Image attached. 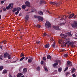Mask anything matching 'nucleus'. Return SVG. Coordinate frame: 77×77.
<instances>
[{"mask_svg":"<svg viewBox=\"0 0 77 77\" xmlns=\"http://www.w3.org/2000/svg\"><path fill=\"white\" fill-rule=\"evenodd\" d=\"M21 10V8L20 7H17V8H13V9L12 10V12H15V15H18V14H19V12H20V11Z\"/></svg>","mask_w":77,"mask_h":77,"instance_id":"f257e3e1","label":"nucleus"},{"mask_svg":"<svg viewBox=\"0 0 77 77\" xmlns=\"http://www.w3.org/2000/svg\"><path fill=\"white\" fill-rule=\"evenodd\" d=\"M45 26L47 28H51V25L50 23L48 21H46L45 24Z\"/></svg>","mask_w":77,"mask_h":77,"instance_id":"f03ea898","label":"nucleus"},{"mask_svg":"<svg viewBox=\"0 0 77 77\" xmlns=\"http://www.w3.org/2000/svg\"><path fill=\"white\" fill-rule=\"evenodd\" d=\"M72 26L73 28H77V22L75 21L72 24Z\"/></svg>","mask_w":77,"mask_h":77,"instance_id":"7ed1b4c3","label":"nucleus"},{"mask_svg":"<svg viewBox=\"0 0 77 77\" xmlns=\"http://www.w3.org/2000/svg\"><path fill=\"white\" fill-rule=\"evenodd\" d=\"M25 4L26 5V6H28L29 8H30V7H31V6H30V3L29 2L27 1L25 2Z\"/></svg>","mask_w":77,"mask_h":77,"instance_id":"20e7f679","label":"nucleus"},{"mask_svg":"<svg viewBox=\"0 0 77 77\" xmlns=\"http://www.w3.org/2000/svg\"><path fill=\"white\" fill-rule=\"evenodd\" d=\"M53 28L55 30H60L59 26H53Z\"/></svg>","mask_w":77,"mask_h":77,"instance_id":"39448f33","label":"nucleus"},{"mask_svg":"<svg viewBox=\"0 0 77 77\" xmlns=\"http://www.w3.org/2000/svg\"><path fill=\"white\" fill-rule=\"evenodd\" d=\"M50 4H51V5H52V6H53V5H57V3H56V2H50Z\"/></svg>","mask_w":77,"mask_h":77,"instance_id":"423d86ee","label":"nucleus"},{"mask_svg":"<svg viewBox=\"0 0 77 77\" xmlns=\"http://www.w3.org/2000/svg\"><path fill=\"white\" fill-rule=\"evenodd\" d=\"M65 18H64V16H61V18L60 19L61 20H64V21H65V19L67 18L66 17V16H64Z\"/></svg>","mask_w":77,"mask_h":77,"instance_id":"0eeeda50","label":"nucleus"},{"mask_svg":"<svg viewBox=\"0 0 77 77\" xmlns=\"http://www.w3.org/2000/svg\"><path fill=\"white\" fill-rule=\"evenodd\" d=\"M8 55H9V53H8V52H6L4 54V57L5 58L7 57V56H8Z\"/></svg>","mask_w":77,"mask_h":77,"instance_id":"6e6552de","label":"nucleus"},{"mask_svg":"<svg viewBox=\"0 0 77 77\" xmlns=\"http://www.w3.org/2000/svg\"><path fill=\"white\" fill-rule=\"evenodd\" d=\"M27 69L26 68H24L23 71V73H26L27 72Z\"/></svg>","mask_w":77,"mask_h":77,"instance_id":"1a4fd4ad","label":"nucleus"},{"mask_svg":"<svg viewBox=\"0 0 77 77\" xmlns=\"http://www.w3.org/2000/svg\"><path fill=\"white\" fill-rule=\"evenodd\" d=\"M38 21H39L40 20H41V21H43V20H44V18H43V17L39 16L38 17Z\"/></svg>","mask_w":77,"mask_h":77,"instance_id":"9d476101","label":"nucleus"},{"mask_svg":"<svg viewBox=\"0 0 77 77\" xmlns=\"http://www.w3.org/2000/svg\"><path fill=\"white\" fill-rule=\"evenodd\" d=\"M67 65H69L70 66H72V64H71V61H68L67 62Z\"/></svg>","mask_w":77,"mask_h":77,"instance_id":"9b49d317","label":"nucleus"},{"mask_svg":"<svg viewBox=\"0 0 77 77\" xmlns=\"http://www.w3.org/2000/svg\"><path fill=\"white\" fill-rule=\"evenodd\" d=\"M21 75H23V73H19L17 74V77H20Z\"/></svg>","mask_w":77,"mask_h":77,"instance_id":"f8f14e48","label":"nucleus"},{"mask_svg":"<svg viewBox=\"0 0 77 77\" xmlns=\"http://www.w3.org/2000/svg\"><path fill=\"white\" fill-rule=\"evenodd\" d=\"M42 3H44L45 4L46 3L45 2V1L42 0H41L40 1L39 4L40 5H42Z\"/></svg>","mask_w":77,"mask_h":77,"instance_id":"ddd939ff","label":"nucleus"},{"mask_svg":"<svg viewBox=\"0 0 77 77\" xmlns=\"http://www.w3.org/2000/svg\"><path fill=\"white\" fill-rule=\"evenodd\" d=\"M8 73V70L6 69H4L3 70L2 74H7Z\"/></svg>","mask_w":77,"mask_h":77,"instance_id":"4468645a","label":"nucleus"},{"mask_svg":"<svg viewBox=\"0 0 77 77\" xmlns=\"http://www.w3.org/2000/svg\"><path fill=\"white\" fill-rule=\"evenodd\" d=\"M60 36L63 37V36H64V38H66V37H67V35H65V34H63L61 33L60 35Z\"/></svg>","mask_w":77,"mask_h":77,"instance_id":"2eb2a0df","label":"nucleus"},{"mask_svg":"<svg viewBox=\"0 0 77 77\" xmlns=\"http://www.w3.org/2000/svg\"><path fill=\"white\" fill-rule=\"evenodd\" d=\"M29 16L28 15H26V17L25 18V19L27 21L29 19Z\"/></svg>","mask_w":77,"mask_h":77,"instance_id":"dca6fc26","label":"nucleus"},{"mask_svg":"<svg viewBox=\"0 0 77 77\" xmlns=\"http://www.w3.org/2000/svg\"><path fill=\"white\" fill-rule=\"evenodd\" d=\"M49 47H50V44H47L45 46V48H48Z\"/></svg>","mask_w":77,"mask_h":77,"instance_id":"f3484780","label":"nucleus"},{"mask_svg":"<svg viewBox=\"0 0 77 77\" xmlns=\"http://www.w3.org/2000/svg\"><path fill=\"white\" fill-rule=\"evenodd\" d=\"M11 4H10L8 6L6 7V8L8 10V9H9L11 8Z\"/></svg>","mask_w":77,"mask_h":77,"instance_id":"a211bd4d","label":"nucleus"},{"mask_svg":"<svg viewBox=\"0 0 77 77\" xmlns=\"http://www.w3.org/2000/svg\"><path fill=\"white\" fill-rule=\"evenodd\" d=\"M47 59H50V60H51V57L49 55H48L47 56Z\"/></svg>","mask_w":77,"mask_h":77,"instance_id":"6ab92c4d","label":"nucleus"},{"mask_svg":"<svg viewBox=\"0 0 77 77\" xmlns=\"http://www.w3.org/2000/svg\"><path fill=\"white\" fill-rule=\"evenodd\" d=\"M26 7H27V5H22L23 9H25L26 8Z\"/></svg>","mask_w":77,"mask_h":77,"instance_id":"aec40b11","label":"nucleus"},{"mask_svg":"<svg viewBox=\"0 0 77 77\" xmlns=\"http://www.w3.org/2000/svg\"><path fill=\"white\" fill-rule=\"evenodd\" d=\"M75 69L74 68H73L72 69V70L71 72V73L72 74V73L75 72Z\"/></svg>","mask_w":77,"mask_h":77,"instance_id":"412c9836","label":"nucleus"},{"mask_svg":"<svg viewBox=\"0 0 77 77\" xmlns=\"http://www.w3.org/2000/svg\"><path fill=\"white\" fill-rule=\"evenodd\" d=\"M56 44L55 43V42H54L53 44L52 45V47H53V48H55L56 47V45H55Z\"/></svg>","mask_w":77,"mask_h":77,"instance_id":"4be33fe9","label":"nucleus"},{"mask_svg":"<svg viewBox=\"0 0 77 77\" xmlns=\"http://www.w3.org/2000/svg\"><path fill=\"white\" fill-rule=\"evenodd\" d=\"M58 64H59V63L58 62H57V63L54 64H53V66H57V65H58Z\"/></svg>","mask_w":77,"mask_h":77,"instance_id":"5701e85b","label":"nucleus"},{"mask_svg":"<svg viewBox=\"0 0 77 77\" xmlns=\"http://www.w3.org/2000/svg\"><path fill=\"white\" fill-rule=\"evenodd\" d=\"M15 59H16V60L15 61H13L12 63H15V62H17V61H18V58H15Z\"/></svg>","mask_w":77,"mask_h":77,"instance_id":"b1692460","label":"nucleus"},{"mask_svg":"<svg viewBox=\"0 0 77 77\" xmlns=\"http://www.w3.org/2000/svg\"><path fill=\"white\" fill-rule=\"evenodd\" d=\"M67 34L69 36H72V34H71V32H69L67 33Z\"/></svg>","mask_w":77,"mask_h":77,"instance_id":"393cba45","label":"nucleus"},{"mask_svg":"<svg viewBox=\"0 0 77 77\" xmlns=\"http://www.w3.org/2000/svg\"><path fill=\"white\" fill-rule=\"evenodd\" d=\"M3 69V66H2L0 67V71H2Z\"/></svg>","mask_w":77,"mask_h":77,"instance_id":"a878e982","label":"nucleus"},{"mask_svg":"<svg viewBox=\"0 0 77 77\" xmlns=\"http://www.w3.org/2000/svg\"><path fill=\"white\" fill-rule=\"evenodd\" d=\"M0 59L1 60H3V55L0 56Z\"/></svg>","mask_w":77,"mask_h":77,"instance_id":"bb28decb","label":"nucleus"},{"mask_svg":"<svg viewBox=\"0 0 77 77\" xmlns=\"http://www.w3.org/2000/svg\"><path fill=\"white\" fill-rule=\"evenodd\" d=\"M58 72H61L62 71V68H59L58 69Z\"/></svg>","mask_w":77,"mask_h":77,"instance_id":"cd10ccee","label":"nucleus"},{"mask_svg":"<svg viewBox=\"0 0 77 77\" xmlns=\"http://www.w3.org/2000/svg\"><path fill=\"white\" fill-rule=\"evenodd\" d=\"M23 56H24V54L23 53H21L20 54V57H23Z\"/></svg>","mask_w":77,"mask_h":77,"instance_id":"c85d7f7f","label":"nucleus"},{"mask_svg":"<svg viewBox=\"0 0 77 77\" xmlns=\"http://www.w3.org/2000/svg\"><path fill=\"white\" fill-rule=\"evenodd\" d=\"M56 61L57 62H58V63H61V62H61V61L60 60H56Z\"/></svg>","mask_w":77,"mask_h":77,"instance_id":"c756f323","label":"nucleus"},{"mask_svg":"<svg viewBox=\"0 0 77 77\" xmlns=\"http://www.w3.org/2000/svg\"><path fill=\"white\" fill-rule=\"evenodd\" d=\"M32 12H35V11H36V10L35 9V8H32Z\"/></svg>","mask_w":77,"mask_h":77,"instance_id":"7c9ffc66","label":"nucleus"},{"mask_svg":"<svg viewBox=\"0 0 77 77\" xmlns=\"http://www.w3.org/2000/svg\"><path fill=\"white\" fill-rule=\"evenodd\" d=\"M25 58V57H22L20 60V61H21L22 60H23V59H24Z\"/></svg>","mask_w":77,"mask_h":77,"instance_id":"2f4dec72","label":"nucleus"},{"mask_svg":"<svg viewBox=\"0 0 77 77\" xmlns=\"http://www.w3.org/2000/svg\"><path fill=\"white\" fill-rule=\"evenodd\" d=\"M37 70L38 71H40V67H39V66H38L37 68Z\"/></svg>","mask_w":77,"mask_h":77,"instance_id":"473e14b6","label":"nucleus"},{"mask_svg":"<svg viewBox=\"0 0 77 77\" xmlns=\"http://www.w3.org/2000/svg\"><path fill=\"white\" fill-rule=\"evenodd\" d=\"M6 42V40H4L3 41H2L1 42H0L1 44H2V43H4V42Z\"/></svg>","mask_w":77,"mask_h":77,"instance_id":"72a5a7b5","label":"nucleus"},{"mask_svg":"<svg viewBox=\"0 0 77 77\" xmlns=\"http://www.w3.org/2000/svg\"><path fill=\"white\" fill-rule=\"evenodd\" d=\"M32 60L31 59H28V62L29 63H31V62H32Z\"/></svg>","mask_w":77,"mask_h":77,"instance_id":"f704fd0d","label":"nucleus"},{"mask_svg":"<svg viewBox=\"0 0 77 77\" xmlns=\"http://www.w3.org/2000/svg\"><path fill=\"white\" fill-rule=\"evenodd\" d=\"M66 44L67 45H68V46H69V43H68V42L65 43V45H66Z\"/></svg>","mask_w":77,"mask_h":77,"instance_id":"c9c22d12","label":"nucleus"},{"mask_svg":"<svg viewBox=\"0 0 77 77\" xmlns=\"http://www.w3.org/2000/svg\"><path fill=\"white\" fill-rule=\"evenodd\" d=\"M39 14L40 15H43V12L42 11H40L39 12Z\"/></svg>","mask_w":77,"mask_h":77,"instance_id":"e433bc0d","label":"nucleus"},{"mask_svg":"<svg viewBox=\"0 0 77 77\" xmlns=\"http://www.w3.org/2000/svg\"><path fill=\"white\" fill-rule=\"evenodd\" d=\"M63 25H65V23H62L59 24V26H63Z\"/></svg>","mask_w":77,"mask_h":77,"instance_id":"4c0bfd02","label":"nucleus"},{"mask_svg":"<svg viewBox=\"0 0 77 77\" xmlns=\"http://www.w3.org/2000/svg\"><path fill=\"white\" fill-rule=\"evenodd\" d=\"M8 58L9 59H11V55H9L8 56Z\"/></svg>","mask_w":77,"mask_h":77,"instance_id":"58836bf2","label":"nucleus"},{"mask_svg":"<svg viewBox=\"0 0 77 77\" xmlns=\"http://www.w3.org/2000/svg\"><path fill=\"white\" fill-rule=\"evenodd\" d=\"M57 70H56L54 71V73L55 74H56V73H57Z\"/></svg>","mask_w":77,"mask_h":77,"instance_id":"ea45409f","label":"nucleus"},{"mask_svg":"<svg viewBox=\"0 0 77 77\" xmlns=\"http://www.w3.org/2000/svg\"><path fill=\"white\" fill-rule=\"evenodd\" d=\"M39 16H36V15H34V18H38L39 17Z\"/></svg>","mask_w":77,"mask_h":77,"instance_id":"a19ab883","label":"nucleus"},{"mask_svg":"<svg viewBox=\"0 0 77 77\" xmlns=\"http://www.w3.org/2000/svg\"><path fill=\"white\" fill-rule=\"evenodd\" d=\"M68 43H69V45H72V43L71 42H69V41H68Z\"/></svg>","mask_w":77,"mask_h":77,"instance_id":"79ce46f5","label":"nucleus"},{"mask_svg":"<svg viewBox=\"0 0 77 77\" xmlns=\"http://www.w3.org/2000/svg\"><path fill=\"white\" fill-rule=\"evenodd\" d=\"M36 27H37L38 28H40L41 26L39 25H36Z\"/></svg>","mask_w":77,"mask_h":77,"instance_id":"37998d69","label":"nucleus"},{"mask_svg":"<svg viewBox=\"0 0 77 77\" xmlns=\"http://www.w3.org/2000/svg\"><path fill=\"white\" fill-rule=\"evenodd\" d=\"M72 47H75V46L74 45V44L73 43H72Z\"/></svg>","mask_w":77,"mask_h":77,"instance_id":"c03bdc74","label":"nucleus"},{"mask_svg":"<svg viewBox=\"0 0 77 77\" xmlns=\"http://www.w3.org/2000/svg\"><path fill=\"white\" fill-rule=\"evenodd\" d=\"M68 67H66L64 70V71H67L68 70Z\"/></svg>","mask_w":77,"mask_h":77,"instance_id":"a18cd8bd","label":"nucleus"},{"mask_svg":"<svg viewBox=\"0 0 77 77\" xmlns=\"http://www.w3.org/2000/svg\"><path fill=\"white\" fill-rule=\"evenodd\" d=\"M71 16H72V14L69 15V16H67V17H68V18H69V17H71Z\"/></svg>","mask_w":77,"mask_h":77,"instance_id":"49530a36","label":"nucleus"},{"mask_svg":"<svg viewBox=\"0 0 77 77\" xmlns=\"http://www.w3.org/2000/svg\"><path fill=\"white\" fill-rule=\"evenodd\" d=\"M44 61H42L41 62V65H42V64H44Z\"/></svg>","mask_w":77,"mask_h":77,"instance_id":"de8ad7c7","label":"nucleus"},{"mask_svg":"<svg viewBox=\"0 0 77 77\" xmlns=\"http://www.w3.org/2000/svg\"><path fill=\"white\" fill-rule=\"evenodd\" d=\"M63 44H62L61 45V47H63V45H63V44H65V42H63Z\"/></svg>","mask_w":77,"mask_h":77,"instance_id":"09e8293b","label":"nucleus"},{"mask_svg":"<svg viewBox=\"0 0 77 77\" xmlns=\"http://www.w3.org/2000/svg\"><path fill=\"white\" fill-rule=\"evenodd\" d=\"M72 76L73 77H75L76 76V75L75 74H74L72 75Z\"/></svg>","mask_w":77,"mask_h":77,"instance_id":"8fccbe9b","label":"nucleus"},{"mask_svg":"<svg viewBox=\"0 0 77 77\" xmlns=\"http://www.w3.org/2000/svg\"><path fill=\"white\" fill-rule=\"evenodd\" d=\"M44 69L45 71H46V72L48 71V69H47V68L45 67Z\"/></svg>","mask_w":77,"mask_h":77,"instance_id":"3c124183","label":"nucleus"},{"mask_svg":"<svg viewBox=\"0 0 77 77\" xmlns=\"http://www.w3.org/2000/svg\"><path fill=\"white\" fill-rule=\"evenodd\" d=\"M43 60H46V58H45V57H43Z\"/></svg>","mask_w":77,"mask_h":77,"instance_id":"603ef678","label":"nucleus"},{"mask_svg":"<svg viewBox=\"0 0 77 77\" xmlns=\"http://www.w3.org/2000/svg\"><path fill=\"white\" fill-rule=\"evenodd\" d=\"M3 10L4 11H6V8H3Z\"/></svg>","mask_w":77,"mask_h":77,"instance_id":"864d4df0","label":"nucleus"},{"mask_svg":"<svg viewBox=\"0 0 77 77\" xmlns=\"http://www.w3.org/2000/svg\"><path fill=\"white\" fill-rule=\"evenodd\" d=\"M47 35V34L46 33H44L43 34V36H46Z\"/></svg>","mask_w":77,"mask_h":77,"instance_id":"5fc2aeb1","label":"nucleus"},{"mask_svg":"<svg viewBox=\"0 0 77 77\" xmlns=\"http://www.w3.org/2000/svg\"><path fill=\"white\" fill-rule=\"evenodd\" d=\"M9 76L10 77H12V75H11L10 73H9Z\"/></svg>","mask_w":77,"mask_h":77,"instance_id":"6e6d98bb","label":"nucleus"},{"mask_svg":"<svg viewBox=\"0 0 77 77\" xmlns=\"http://www.w3.org/2000/svg\"><path fill=\"white\" fill-rule=\"evenodd\" d=\"M65 57H68V54H65L64 55Z\"/></svg>","mask_w":77,"mask_h":77,"instance_id":"4d7b16f0","label":"nucleus"},{"mask_svg":"<svg viewBox=\"0 0 77 77\" xmlns=\"http://www.w3.org/2000/svg\"><path fill=\"white\" fill-rule=\"evenodd\" d=\"M41 42L40 41H38V42H36V44H40Z\"/></svg>","mask_w":77,"mask_h":77,"instance_id":"13d9d810","label":"nucleus"},{"mask_svg":"<svg viewBox=\"0 0 77 77\" xmlns=\"http://www.w3.org/2000/svg\"><path fill=\"white\" fill-rule=\"evenodd\" d=\"M1 4H3V3H4V1H1Z\"/></svg>","mask_w":77,"mask_h":77,"instance_id":"bf43d9fd","label":"nucleus"},{"mask_svg":"<svg viewBox=\"0 0 77 77\" xmlns=\"http://www.w3.org/2000/svg\"><path fill=\"white\" fill-rule=\"evenodd\" d=\"M21 15H22V14H21V13H20L19 15V16H20V17L21 16Z\"/></svg>","mask_w":77,"mask_h":77,"instance_id":"052dcab7","label":"nucleus"},{"mask_svg":"<svg viewBox=\"0 0 77 77\" xmlns=\"http://www.w3.org/2000/svg\"><path fill=\"white\" fill-rule=\"evenodd\" d=\"M21 29H20L19 30V31H20V30H21V29H23V28H22V27H21Z\"/></svg>","mask_w":77,"mask_h":77,"instance_id":"680f3d73","label":"nucleus"},{"mask_svg":"<svg viewBox=\"0 0 77 77\" xmlns=\"http://www.w3.org/2000/svg\"><path fill=\"white\" fill-rule=\"evenodd\" d=\"M0 48L1 49H2V45H0Z\"/></svg>","mask_w":77,"mask_h":77,"instance_id":"e2e57ef3","label":"nucleus"},{"mask_svg":"<svg viewBox=\"0 0 77 77\" xmlns=\"http://www.w3.org/2000/svg\"><path fill=\"white\" fill-rule=\"evenodd\" d=\"M69 74V72H66V75H68V74Z\"/></svg>","mask_w":77,"mask_h":77,"instance_id":"0e129e2a","label":"nucleus"},{"mask_svg":"<svg viewBox=\"0 0 77 77\" xmlns=\"http://www.w3.org/2000/svg\"><path fill=\"white\" fill-rule=\"evenodd\" d=\"M24 35H21L20 37V38H23V36Z\"/></svg>","mask_w":77,"mask_h":77,"instance_id":"69168bd1","label":"nucleus"},{"mask_svg":"<svg viewBox=\"0 0 77 77\" xmlns=\"http://www.w3.org/2000/svg\"><path fill=\"white\" fill-rule=\"evenodd\" d=\"M73 16H71L70 17H69V18L70 19V18H72V17H73Z\"/></svg>","mask_w":77,"mask_h":77,"instance_id":"338daca9","label":"nucleus"},{"mask_svg":"<svg viewBox=\"0 0 77 77\" xmlns=\"http://www.w3.org/2000/svg\"><path fill=\"white\" fill-rule=\"evenodd\" d=\"M26 60H27V59H28V57H26Z\"/></svg>","mask_w":77,"mask_h":77,"instance_id":"774afa93","label":"nucleus"}]
</instances>
